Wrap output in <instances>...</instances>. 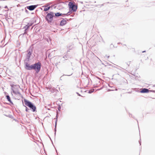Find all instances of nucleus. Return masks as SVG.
Returning <instances> with one entry per match:
<instances>
[{
    "label": "nucleus",
    "instance_id": "1",
    "mask_svg": "<svg viewBox=\"0 0 155 155\" xmlns=\"http://www.w3.org/2000/svg\"><path fill=\"white\" fill-rule=\"evenodd\" d=\"M24 102L25 104L29 107L31 109H32L33 112H35L36 109V107L35 106H34L32 103L29 101L24 99Z\"/></svg>",
    "mask_w": 155,
    "mask_h": 155
},
{
    "label": "nucleus",
    "instance_id": "2",
    "mask_svg": "<svg viewBox=\"0 0 155 155\" xmlns=\"http://www.w3.org/2000/svg\"><path fill=\"white\" fill-rule=\"evenodd\" d=\"M41 63L39 62H38L33 65L32 69L34 70L38 73L39 71L41 69Z\"/></svg>",
    "mask_w": 155,
    "mask_h": 155
},
{
    "label": "nucleus",
    "instance_id": "3",
    "mask_svg": "<svg viewBox=\"0 0 155 155\" xmlns=\"http://www.w3.org/2000/svg\"><path fill=\"white\" fill-rule=\"evenodd\" d=\"M54 14L52 12H50L48 13L46 16V19L48 21V22H51L53 20V18L54 16Z\"/></svg>",
    "mask_w": 155,
    "mask_h": 155
},
{
    "label": "nucleus",
    "instance_id": "4",
    "mask_svg": "<svg viewBox=\"0 0 155 155\" xmlns=\"http://www.w3.org/2000/svg\"><path fill=\"white\" fill-rule=\"evenodd\" d=\"M13 92L15 94L18 96H20L21 94L18 91V89L16 87H13L12 88Z\"/></svg>",
    "mask_w": 155,
    "mask_h": 155
},
{
    "label": "nucleus",
    "instance_id": "5",
    "mask_svg": "<svg viewBox=\"0 0 155 155\" xmlns=\"http://www.w3.org/2000/svg\"><path fill=\"white\" fill-rule=\"evenodd\" d=\"M68 21V20L67 19H63L61 21L60 23V25L62 26H64L67 24Z\"/></svg>",
    "mask_w": 155,
    "mask_h": 155
},
{
    "label": "nucleus",
    "instance_id": "6",
    "mask_svg": "<svg viewBox=\"0 0 155 155\" xmlns=\"http://www.w3.org/2000/svg\"><path fill=\"white\" fill-rule=\"evenodd\" d=\"M32 67L33 65H29L28 63H26L25 68L26 69L28 70L32 69Z\"/></svg>",
    "mask_w": 155,
    "mask_h": 155
},
{
    "label": "nucleus",
    "instance_id": "7",
    "mask_svg": "<svg viewBox=\"0 0 155 155\" xmlns=\"http://www.w3.org/2000/svg\"><path fill=\"white\" fill-rule=\"evenodd\" d=\"M36 7V6L35 5H31L27 7V8L28 9L30 10H34Z\"/></svg>",
    "mask_w": 155,
    "mask_h": 155
},
{
    "label": "nucleus",
    "instance_id": "8",
    "mask_svg": "<svg viewBox=\"0 0 155 155\" xmlns=\"http://www.w3.org/2000/svg\"><path fill=\"white\" fill-rule=\"evenodd\" d=\"M149 92V90L146 88H143L140 91L141 93H148Z\"/></svg>",
    "mask_w": 155,
    "mask_h": 155
},
{
    "label": "nucleus",
    "instance_id": "9",
    "mask_svg": "<svg viewBox=\"0 0 155 155\" xmlns=\"http://www.w3.org/2000/svg\"><path fill=\"white\" fill-rule=\"evenodd\" d=\"M74 4L71 2H69L68 4V6L69 8H72L73 7Z\"/></svg>",
    "mask_w": 155,
    "mask_h": 155
},
{
    "label": "nucleus",
    "instance_id": "10",
    "mask_svg": "<svg viewBox=\"0 0 155 155\" xmlns=\"http://www.w3.org/2000/svg\"><path fill=\"white\" fill-rule=\"evenodd\" d=\"M77 9V7L75 5H74L73 7L72 8V9L74 11H75Z\"/></svg>",
    "mask_w": 155,
    "mask_h": 155
},
{
    "label": "nucleus",
    "instance_id": "11",
    "mask_svg": "<svg viewBox=\"0 0 155 155\" xmlns=\"http://www.w3.org/2000/svg\"><path fill=\"white\" fill-rule=\"evenodd\" d=\"M50 8V7H45L44 8V11H46L48 10Z\"/></svg>",
    "mask_w": 155,
    "mask_h": 155
},
{
    "label": "nucleus",
    "instance_id": "12",
    "mask_svg": "<svg viewBox=\"0 0 155 155\" xmlns=\"http://www.w3.org/2000/svg\"><path fill=\"white\" fill-rule=\"evenodd\" d=\"M109 57H110V56L108 54L105 55V56H104V58L106 59H108L109 58Z\"/></svg>",
    "mask_w": 155,
    "mask_h": 155
},
{
    "label": "nucleus",
    "instance_id": "13",
    "mask_svg": "<svg viewBox=\"0 0 155 155\" xmlns=\"http://www.w3.org/2000/svg\"><path fill=\"white\" fill-rule=\"evenodd\" d=\"M6 97H7V100H8V101L10 102H11V99H10V97L9 96L7 95L6 96Z\"/></svg>",
    "mask_w": 155,
    "mask_h": 155
},
{
    "label": "nucleus",
    "instance_id": "14",
    "mask_svg": "<svg viewBox=\"0 0 155 155\" xmlns=\"http://www.w3.org/2000/svg\"><path fill=\"white\" fill-rule=\"evenodd\" d=\"M61 15V14H60L59 13H57L55 14V15L56 16H59Z\"/></svg>",
    "mask_w": 155,
    "mask_h": 155
},
{
    "label": "nucleus",
    "instance_id": "15",
    "mask_svg": "<svg viewBox=\"0 0 155 155\" xmlns=\"http://www.w3.org/2000/svg\"><path fill=\"white\" fill-rule=\"evenodd\" d=\"M5 8H7V10H6L7 11H8V8L7 7V6H6L5 7Z\"/></svg>",
    "mask_w": 155,
    "mask_h": 155
}]
</instances>
